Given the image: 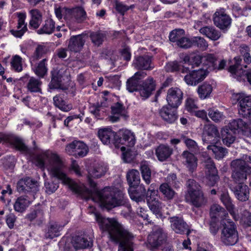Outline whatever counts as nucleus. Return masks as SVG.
<instances>
[{"mask_svg":"<svg viewBox=\"0 0 251 251\" xmlns=\"http://www.w3.org/2000/svg\"><path fill=\"white\" fill-rule=\"evenodd\" d=\"M34 162L41 169H46L49 175L55 178L75 193H79V186L67 174V166L59 154L51 151H46L37 154Z\"/></svg>","mask_w":251,"mask_h":251,"instance_id":"nucleus-1","label":"nucleus"},{"mask_svg":"<svg viewBox=\"0 0 251 251\" xmlns=\"http://www.w3.org/2000/svg\"><path fill=\"white\" fill-rule=\"evenodd\" d=\"M128 193L131 199L138 203L141 201L145 202V199L147 198V195H150V193H149V189L147 192L143 184L129 188Z\"/></svg>","mask_w":251,"mask_h":251,"instance_id":"nucleus-16","label":"nucleus"},{"mask_svg":"<svg viewBox=\"0 0 251 251\" xmlns=\"http://www.w3.org/2000/svg\"><path fill=\"white\" fill-rule=\"evenodd\" d=\"M244 181L235 182L239 184L233 188V192L236 198L241 201H245L248 200L250 195L249 187L243 183Z\"/></svg>","mask_w":251,"mask_h":251,"instance_id":"nucleus-25","label":"nucleus"},{"mask_svg":"<svg viewBox=\"0 0 251 251\" xmlns=\"http://www.w3.org/2000/svg\"><path fill=\"white\" fill-rule=\"evenodd\" d=\"M71 245L72 247H66L64 251H83L84 249L92 246L93 241L90 238L75 236L73 237Z\"/></svg>","mask_w":251,"mask_h":251,"instance_id":"nucleus-11","label":"nucleus"},{"mask_svg":"<svg viewBox=\"0 0 251 251\" xmlns=\"http://www.w3.org/2000/svg\"><path fill=\"white\" fill-rule=\"evenodd\" d=\"M192 47L196 46L201 50H205L208 47V43L206 41L200 36H196L192 38Z\"/></svg>","mask_w":251,"mask_h":251,"instance_id":"nucleus-57","label":"nucleus"},{"mask_svg":"<svg viewBox=\"0 0 251 251\" xmlns=\"http://www.w3.org/2000/svg\"><path fill=\"white\" fill-rule=\"evenodd\" d=\"M100 228L108 233L110 239L118 243V251H133L134 235L125 229L115 219L106 218L95 214Z\"/></svg>","mask_w":251,"mask_h":251,"instance_id":"nucleus-2","label":"nucleus"},{"mask_svg":"<svg viewBox=\"0 0 251 251\" xmlns=\"http://www.w3.org/2000/svg\"><path fill=\"white\" fill-rule=\"evenodd\" d=\"M55 29V22L52 19L46 20L41 28L37 31L39 34H51Z\"/></svg>","mask_w":251,"mask_h":251,"instance_id":"nucleus-47","label":"nucleus"},{"mask_svg":"<svg viewBox=\"0 0 251 251\" xmlns=\"http://www.w3.org/2000/svg\"><path fill=\"white\" fill-rule=\"evenodd\" d=\"M207 149L208 150L212 151V152L215 155V158L218 160L223 158L228 153L226 149L215 145H208Z\"/></svg>","mask_w":251,"mask_h":251,"instance_id":"nucleus-49","label":"nucleus"},{"mask_svg":"<svg viewBox=\"0 0 251 251\" xmlns=\"http://www.w3.org/2000/svg\"><path fill=\"white\" fill-rule=\"evenodd\" d=\"M108 170L107 166L104 164H99L90 168L88 171L87 179L90 186L95 188L96 183L92 178H99L103 176Z\"/></svg>","mask_w":251,"mask_h":251,"instance_id":"nucleus-14","label":"nucleus"},{"mask_svg":"<svg viewBox=\"0 0 251 251\" xmlns=\"http://www.w3.org/2000/svg\"><path fill=\"white\" fill-rule=\"evenodd\" d=\"M220 200L226 209L232 213L234 206L232 202L231 198L227 193L225 192L221 194Z\"/></svg>","mask_w":251,"mask_h":251,"instance_id":"nucleus-59","label":"nucleus"},{"mask_svg":"<svg viewBox=\"0 0 251 251\" xmlns=\"http://www.w3.org/2000/svg\"><path fill=\"white\" fill-rule=\"evenodd\" d=\"M208 115L213 121L216 122H219L224 118V116L222 113L217 110L212 109L208 110Z\"/></svg>","mask_w":251,"mask_h":251,"instance_id":"nucleus-64","label":"nucleus"},{"mask_svg":"<svg viewBox=\"0 0 251 251\" xmlns=\"http://www.w3.org/2000/svg\"><path fill=\"white\" fill-rule=\"evenodd\" d=\"M68 153L76 157H84L88 152V148L83 142L75 140L67 145L65 148Z\"/></svg>","mask_w":251,"mask_h":251,"instance_id":"nucleus-12","label":"nucleus"},{"mask_svg":"<svg viewBox=\"0 0 251 251\" xmlns=\"http://www.w3.org/2000/svg\"><path fill=\"white\" fill-rule=\"evenodd\" d=\"M234 64L229 67L228 71L231 73L233 77L236 78L238 81L247 79V81L251 85V69L248 70H243L242 66L245 68H247V65H241L242 59L239 56L235 57L234 58Z\"/></svg>","mask_w":251,"mask_h":251,"instance_id":"nucleus-8","label":"nucleus"},{"mask_svg":"<svg viewBox=\"0 0 251 251\" xmlns=\"http://www.w3.org/2000/svg\"><path fill=\"white\" fill-rule=\"evenodd\" d=\"M63 226L56 222L49 223L45 236L46 238L53 239L60 235V231Z\"/></svg>","mask_w":251,"mask_h":251,"instance_id":"nucleus-38","label":"nucleus"},{"mask_svg":"<svg viewBox=\"0 0 251 251\" xmlns=\"http://www.w3.org/2000/svg\"><path fill=\"white\" fill-rule=\"evenodd\" d=\"M86 35L79 34L72 36L69 41L68 49L75 52L79 51L83 48L86 41Z\"/></svg>","mask_w":251,"mask_h":251,"instance_id":"nucleus-24","label":"nucleus"},{"mask_svg":"<svg viewBox=\"0 0 251 251\" xmlns=\"http://www.w3.org/2000/svg\"><path fill=\"white\" fill-rule=\"evenodd\" d=\"M135 135L131 131L125 130L122 132L121 136L117 135L116 141V147H119V145H125L127 147H133L135 143Z\"/></svg>","mask_w":251,"mask_h":251,"instance_id":"nucleus-22","label":"nucleus"},{"mask_svg":"<svg viewBox=\"0 0 251 251\" xmlns=\"http://www.w3.org/2000/svg\"><path fill=\"white\" fill-rule=\"evenodd\" d=\"M221 134L223 142L227 146H229L235 140V132L227 127L223 129Z\"/></svg>","mask_w":251,"mask_h":251,"instance_id":"nucleus-44","label":"nucleus"},{"mask_svg":"<svg viewBox=\"0 0 251 251\" xmlns=\"http://www.w3.org/2000/svg\"><path fill=\"white\" fill-rule=\"evenodd\" d=\"M92 42L98 47L102 44L105 37V35L101 31L93 32L90 35Z\"/></svg>","mask_w":251,"mask_h":251,"instance_id":"nucleus-53","label":"nucleus"},{"mask_svg":"<svg viewBox=\"0 0 251 251\" xmlns=\"http://www.w3.org/2000/svg\"><path fill=\"white\" fill-rule=\"evenodd\" d=\"M228 213L224 208L218 204L214 203L211 205L210 208V216L212 220H217L221 219V222L224 220H229L226 219Z\"/></svg>","mask_w":251,"mask_h":251,"instance_id":"nucleus-29","label":"nucleus"},{"mask_svg":"<svg viewBox=\"0 0 251 251\" xmlns=\"http://www.w3.org/2000/svg\"><path fill=\"white\" fill-rule=\"evenodd\" d=\"M222 229L221 241L226 246L234 245L238 241V233L236 226L231 220H224L221 222Z\"/></svg>","mask_w":251,"mask_h":251,"instance_id":"nucleus-6","label":"nucleus"},{"mask_svg":"<svg viewBox=\"0 0 251 251\" xmlns=\"http://www.w3.org/2000/svg\"><path fill=\"white\" fill-rule=\"evenodd\" d=\"M169 220L171 223L172 229L176 233L184 234L188 233L189 230V227L187 223L181 217L178 216H173L169 218Z\"/></svg>","mask_w":251,"mask_h":251,"instance_id":"nucleus-20","label":"nucleus"},{"mask_svg":"<svg viewBox=\"0 0 251 251\" xmlns=\"http://www.w3.org/2000/svg\"><path fill=\"white\" fill-rule=\"evenodd\" d=\"M70 17L74 18L75 21L81 23L87 19V16L84 8L82 6H77L70 10Z\"/></svg>","mask_w":251,"mask_h":251,"instance_id":"nucleus-35","label":"nucleus"},{"mask_svg":"<svg viewBox=\"0 0 251 251\" xmlns=\"http://www.w3.org/2000/svg\"><path fill=\"white\" fill-rule=\"evenodd\" d=\"M186 186L188 195L201 191L200 185L193 179H188L186 183Z\"/></svg>","mask_w":251,"mask_h":251,"instance_id":"nucleus-56","label":"nucleus"},{"mask_svg":"<svg viewBox=\"0 0 251 251\" xmlns=\"http://www.w3.org/2000/svg\"><path fill=\"white\" fill-rule=\"evenodd\" d=\"M183 164L188 169L193 173L195 171L198 166V159L194 154L188 151H184L182 153Z\"/></svg>","mask_w":251,"mask_h":251,"instance_id":"nucleus-27","label":"nucleus"},{"mask_svg":"<svg viewBox=\"0 0 251 251\" xmlns=\"http://www.w3.org/2000/svg\"><path fill=\"white\" fill-rule=\"evenodd\" d=\"M235 97L238 101L239 114L251 120V96H245L243 94H239Z\"/></svg>","mask_w":251,"mask_h":251,"instance_id":"nucleus-9","label":"nucleus"},{"mask_svg":"<svg viewBox=\"0 0 251 251\" xmlns=\"http://www.w3.org/2000/svg\"><path fill=\"white\" fill-rule=\"evenodd\" d=\"M87 199L99 201L101 205L108 209L124 205L127 209L128 213L131 212V207L128 203L127 199L121 191L116 188L105 187L101 191H96L94 192L88 190Z\"/></svg>","mask_w":251,"mask_h":251,"instance_id":"nucleus-3","label":"nucleus"},{"mask_svg":"<svg viewBox=\"0 0 251 251\" xmlns=\"http://www.w3.org/2000/svg\"><path fill=\"white\" fill-rule=\"evenodd\" d=\"M182 98L183 93L180 89L172 87L168 90L166 100L169 106L177 108L182 102Z\"/></svg>","mask_w":251,"mask_h":251,"instance_id":"nucleus-17","label":"nucleus"},{"mask_svg":"<svg viewBox=\"0 0 251 251\" xmlns=\"http://www.w3.org/2000/svg\"><path fill=\"white\" fill-rule=\"evenodd\" d=\"M203 64L202 65L206 67L205 69H209L210 71L214 70L216 64L218 63V57L212 53H204L202 54Z\"/></svg>","mask_w":251,"mask_h":251,"instance_id":"nucleus-40","label":"nucleus"},{"mask_svg":"<svg viewBox=\"0 0 251 251\" xmlns=\"http://www.w3.org/2000/svg\"><path fill=\"white\" fill-rule=\"evenodd\" d=\"M37 181L30 177L20 179L17 183V190L20 193L28 194L34 197V194L38 191Z\"/></svg>","mask_w":251,"mask_h":251,"instance_id":"nucleus-10","label":"nucleus"},{"mask_svg":"<svg viewBox=\"0 0 251 251\" xmlns=\"http://www.w3.org/2000/svg\"><path fill=\"white\" fill-rule=\"evenodd\" d=\"M167 236L161 228L153 230L148 236V242L151 250L156 249L165 243Z\"/></svg>","mask_w":251,"mask_h":251,"instance_id":"nucleus-13","label":"nucleus"},{"mask_svg":"<svg viewBox=\"0 0 251 251\" xmlns=\"http://www.w3.org/2000/svg\"><path fill=\"white\" fill-rule=\"evenodd\" d=\"M99 138L104 145L113 144L116 147V138L117 135L110 128H103L100 129L98 132Z\"/></svg>","mask_w":251,"mask_h":251,"instance_id":"nucleus-21","label":"nucleus"},{"mask_svg":"<svg viewBox=\"0 0 251 251\" xmlns=\"http://www.w3.org/2000/svg\"><path fill=\"white\" fill-rule=\"evenodd\" d=\"M11 64L12 69L15 71L20 72L22 71V58L20 56L18 55L14 56L12 59Z\"/></svg>","mask_w":251,"mask_h":251,"instance_id":"nucleus-62","label":"nucleus"},{"mask_svg":"<svg viewBox=\"0 0 251 251\" xmlns=\"http://www.w3.org/2000/svg\"><path fill=\"white\" fill-rule=\"evenodd\" d=\"M183 36H185V31L183 29H176L170 32L169 39L171 42L177 44Z\"/></svg>","mask_w":251,"mask_h":251,"instance_id":"nucleus-60","label":"nucleus"},{"mask_svg":"<svg viewBox=\"0 0 251 251\" xmlns=\"http://www.w3.org/2000/svg\"><path fill=\"white\" fill-rule=\"evenodd\" d=\"M31 18L29 22V26L33 29L39 27L42 22V15L37 9L30 10Z\"/></svg>","mask_w":251,"mask_h":251,"instance_id":"nucleus-45","label":"nucleus"},{"mask_svg":"<svg viewBox=\"0 0 251 251\" xmlns=\"http://www.w3.org/2000/svg\"><path fill=\"white\" fill-rule=\"evenodd\" d=\"M26 218L29 221H36L38 225L41 224L44 220V214L42 209L36 207L26 215Z\"/></svg>","mask_w":251,"mask_h":251,"instance_id":"nucleus-37","label":"nucleus"},{"mask_svg":"<svg viewBox=\"0 0 251 251\" xmlns=\"http://www.w3.org/2000/svg\"><path fill=\"white\" fill-rule=\"evenodd\" d=\"M126 179L129 188L138 186L140 182L139 172L134 169L129 171L126 174Z\"/></svg>","mask_w":251,"mask_h":251,"instance_id":"nucleus-41","label":"nucleus"},{"mask_svg":"<svg viewBox=\"0 0 251 251\" xmlns=\"http://www.w3.org/2000/svg\"><path fill=\"white\" fill-rule=\"evenodd\" d=\"M180 136L181 139L190 151L196 154L199 152V147L195 140L190 138L186 133L181 134Z\"/></svg>","mask_w":251,"mask_h":251,"instance_id":"nucleus-42","label":"nucleus"},{"mask_svg":"<svg viewBox=\"0 0 251 251\" xmlns=\"http://www.w3.org/2000/svg\"><path fill=\"white\" fill-rule=\"evenodd\" d=\"M184 61L192 65V68L198 67L201 64H203L202 55L196 54L190 57L186 56L184 58Z\"/></svg>","mask_w":251,"mask_h":251,"instance_id":"nucleus-51","label":"nucleus"},{"mask_svg":"<svg viewBox=\"0 0 251 251\" xmlns=\"http://www.w3.org/2000/svg\"><path fill=\"white\" fill-rule=\"evenodd\" d=\"M247 124L241 119L231 120L226 127L229 129L236 132L238 129H243L247 126Z\"/></svg>","mask_w":251,"mask_h":251,"instance_id":"nucleus-52","label":"nucleus"},{"mask_svg":"<svg viewBox=\"0 0 251 251\" xmlns=\"http://www.w3.org/2000/svg\"><path fill=\"white\" fill-rule=\"evenodd\" d=\"M31 203L30 198L28 196H22L18 197L14 204V209L15 211L23 213Z\"/></svg>","mask_w":251,"mask_h":251,"instance_id":"nucleus-34","label":"nucleus"},{"mask_svg":"<svg viewBox=\"0 0 251 251\" xmlns=\"http://www.w3.org/2000/svg\"><path fill=\"white\" fill-rule=\"evenodd\" d=\"M173 153V149L168 146L160 145L155 150V154L160 161L166 160Z\"/></svg>","mask_w":251,"mask_h":251,"instance_id":"nucleus-36","label":"nucleus"},{"mask_svg":"<svg viewBox=\"0 0 251 251\" xmlns=\"http://www.w3.org/2000/svg\"><path fill=\"white\" fill-rule=\"evenodd\" d=\"M108 104L106 102H97L92 104L89 107L90 111L96 118L100 119L102 118L106 112V108Z\"/></svg>","mask_w":251,"mask_h":251,"instance_id":"nucleus-32","label":"nucleus"},{"mask_svg":"<svg viewBox=\"0 0 251 251\" xmlns=\"http://www.w3.org/2000/svg\"><path fill=\"white\" fill-rule=\"evenodd\" d=\"M213 21L217 27L222 30H227L230 26L231 19L224 11L220 10L214 13Z\"/></svg>","mask_w":251,"mask_h":251,"instance_id":"nucleus-18","label":"nucleus"},{"mask_svg":"<svg viewBox=\"0 0 251 251\" xmlns=\"http://www.w3.org/2000/svg\"><path fill=\"white\" fill-rule=\"evenodd\" d=\"M201 160L202 166L205 169V174L208 173H218L213 160L206 152H202Z\"/></svg>","mask_w":251,"mask_h":251,"instance_id":"nucleus-33","label":"nucleus"},{"mask_svg":"<svg viewBox=\"0 0 251 251\" xmlns=\"http://www.w3.org/2000/svg\"><path fill=\"white\" fill-rule=\"evenodd\" d=\"M65 71L66 67H62L60 69L57 68L51 71V79L49 84L50 89H65V88L62 85V82Z\"/></svg>","mask_w":251,"mask_h":251,"instance_id":"nucleus-19","label":"nucleus"},{"mask_svg":"<svg viewBox=\"0 0 251 251\" xmlns=\"http://www.w3.org/2000/svg\"><path fill=\"white\" fill-rule=\"evenodd\" d=\"M40 80L34 77H30L26 84L28 91L31 93H39L42 94L41 85Z\"/></svg>","mask_w":251,"mask_h":251,"instance_id":"nucleus-43","label":"nucleus"},{"mask_svg":"<svg viewBox=\"0 0 251 251\" xmlns=\"http://www.w3.org/2000/svg\"><path fill=\"white\" fill-rule=\"evenodd\" d=\"M17 15L18 21L17 29H11L10 32L14 36L20 38L27 30L26 24H25L26 15L25 14L22 13H17Z\"/></svg>","mask_w":251,"mask_h":251,"instance_id":"nucleus-28","label":"nucleus"},{"mask_svg":"<svg viewBox=\"0 0 251 251\" xmlns=\"http://www.w3.org/2000/svg\"><path fill=\"white\" fill-rule=\"evenodd\" d=\"M212 90V85L205 82L198 87L197 92L200 98L204 100L210 96Z\"/></svg>","mask_w":251,"mask_h":251,"instance_id":"nucleus-46","label":"nucleus"},{"mask_svg":"<svg viewBox=\"0 0 251 251\" xmlns=\"http://www.w3.org/2000/svg\"><path fill=\"white\" fill-rule=\"evenodd\" d=\"M188 198L191 204L197 208L204 206L207 202V198L204 196L202 190L189 194Z\"/></svg>","mask_w":251,"mask_h":251,"instance_id":"nucleus-30","label":"nucleus"},{"mask_svg":"<svg viewBox=\"0 0 251 251\" xmlns=\"http://www.w3.org/2000/svg\"><path fill=\"white\" fill-rule=\"evenodd\" d=\"M159 190L164 198L167 200H172L176 195L175 191L172 189V186L169 185L168 183L161 184L159 186Z\"/></svg>","mask_w":251,"mask_h":251,"instance_id":"nucleus-48","label":"nucleus"},{"mask_svg":"<svg viewBox=\"0 0 251 251\" xmlns=\"http://www.w3.org/2000/svg\"><path fill=\"white\" fill-rule=\"evenodd\" d=\"M181 72L187 73L184 77V80L187 85L190 86H196L202 81L209 73L207 69L204 68L191 71L188 67H182Z\"/></svg>","mask_w":251,"mask_h":251,"instance_id":"nucleus-7","label":"nucleus"},{"mask_svg":"<svg viewBox=\"0 0 251 251\" xmlns=\"http://www.w3.org/2000/svg\"><path fill=\"white\" fill-rule=\"evenodd\" d=\"M239 48L240 53L243 57L245 63L248 64H250L251 62V50L250 48L245 44H242Z\"/></svg>","mask_w":251,"mask_h":251,"instance_id":"nucleus-55","label":"nucleus"},{"mask_svg":"<svg viewBox=\"0 0 251 251\" xmlns=\"http://www.w3.org/2000/svg\"><path fill=\"white\" fill-rule=\"evenodd\" d=\"M47 48L45 46L39 45L36 47L32 57V61H35L40 58L47 52Z\"/></svg>","mask_w":251,"mask_h":251,"instance_id":"nucleus-63","label":"nucleus"},{"mask_svg":"<svg viewBox=\"0 0 251 251\" xmlns=\"http://www.w3.org/2000/svg\"><path fill=\"white\" fill-rule=\"evenodd\" d=\"M47 60L45 58L40 61L37 66L33 69L34 73L40 77H43L48 71Z\"/></svg>","mask_w":251,"mask_h":251,"instance_id":"nucleus-50","label":"nucleus"},{"mask_svg":"<svg viewBox=\"0 0 251 251\" xmlns=\"http://www.w3.org/2000/svg\"><path fill=\"white\" fill-rule=\"evenodd\" d=\"M151 57L148 55L135 57L133 63V66L138 70H148L152 68L151 67Z\"/></svg>","mask_w":251,"mask_h":251,"instance_id":"nucleus-26","label":"nucleus"},{"mask_svg":"<svg viewBox=\"0 0 251 251\" xmlns=\"http://www.w3.org/2000/svg\"><path fill=\"white\" fill-rule=\"evenodd\" d=\"M70 9L65 7H58L55 8L54 12L56 17L59 20L61 19L63 16L65 19L70 20Z\"/></svg>","mask_w":251,"mask_h":251,"instance_id":"nucleus-61","label":"nucleus"},{"mask_svg":"<svg viewBox=\"0 0 251 251\" xmlns=\"http://www.w3.org/2000/svg\"><path fill=\"white\" fill-rule=\"evenodd\" d=\"M140 170L143 180L147 184H149L151 181V171L149 166L142 163L140 165Z\"/></svg>","mask_w":251,"mask_h":251,"instance_id":"nucleus-58","label":"nucleus"},{"mask_svg":"<svg viewBox=\"0 0 251 251\" xmlns=\"http://www.w3.org/2000/svg\"><path fill=\"white\" fill-rule=\"evenodd\" d=\"M199 31L202 35L213 41L218 40L221 36V32L213 26H203L200 29Z\"/></svg>","mask_w":251,"mask_h":251,"instance_id":"nucleus-39","label":"nucleus"},{"mask_svg":"<svg viewBox=\"0 0 251 251\" xmlns=\"http://www.w3.org/2000/svg\"><path fill=\"white\" fill-rule=\"evenodd\" d=\"M53 103L56 107L64 112L69 111L72 109V106L66 104L65 101L59 96H55L53 97Z\"/></svg>","mask_w":251,"mask_h":251,"instance_id":"nucleus-54","label":"nucleus"},{"mask_svg":"<svg viewBox=\"0 0 251 251\" xmlns=\"http://www.w3.org/2000/svg\"><path fill=\"white\" fill-rule=\"evenodd\" d=\"M150 196L147 195V202L150 210L157 217H161L162 214L160 211L161 208V202L156 198V192L154 189L149 188Z\"/></svg>","mask_w":251,"mask_h":251,"instance_id":"nucleus-15","label":"nucleus"},{"mask_svg":"<svg viewBox=\"0 0 251 251\" xmlns=\"http://www.w3.org/2000/svg\"><path fill=\"white\" fill-rule=\"evenodd\" d=\"M1 140L13 145L19 150L23 151L27 150V147L23 143L22 141L13 135L4 134L2 136Z\"/></svg>","mask_w":251,"mask_h":251,"instance_id":"nucleus-31","label":"nucleus"},{"mask_svg":"<svg viewBox=\"0 0 251 251\" xmlns=\"http://www.w3.org/2000/svg\"><path fill=\"white\" fill-rule=\"evenodd\" d=\"M176 108L169 105L164 106L159 110V115L166 122L169 124L173 123L178 118Z\"/></svg>","mask_w":251,"mask_h":251,"instance_id":"nucleus-23","label":"nucleus"},{"mask_svg":"<svg viewBox=\"0 0 251 251\" xmlns=\"http://www.w3.org/2000/svg\"><path fill=\"white\" fill-rule=\"evenodd\" d=\"M251 156L244 154L241 158L232 160L230 166L232 171L231 177L235 182L245 181L247 176L251 175Z\"/></svg>","mask_w":251,"mask_h":251,"instance_id":"nucleus-5","label":"nucleus"},{"mask_svg":"<svg viewBox=\"0 0 251 251\" xmlns=\"http://www.w3.org/2000/svg\"><path fill=\"white\" fill-rule=\"evenodd\" d=\"M147 74L143 71L136 72L126 81V89L129 92L139 91L140 96L146 99L149 97L155 89V84L152 78L146 80L142 85H139L140 80L144 78Z\"/></svg>","mask_w":251,"mask_h":251,"instance_id":"nucleus-4","label":"nucleus"}]
</instances>
